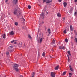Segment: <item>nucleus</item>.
Here are the masks:
<instances>
[{
    "instance_id": "7c9ffc66",
    "label": "nucleus",
    "mask_w": 77,
    "mask_h": 77,
    "mask_svg": "<svg viewBox=\"0 0 77 77\" xmlns=\"http://www.w3.org/2000/svg\"><path fill=\"white\" fill-rule=\"evenodd\" d=\"M50 3V1L49 0H48L46 2V3Z\"/></svg>"
},
{
    "instance_id": "bf43d9fd",
    "label": "nucleus",
    "mask_w": 77,
    "mask_h": 77,
    "mask_svg": "<svg viewBox=\"0 0 77 77\" xmlns=\"http://www.w3.org/2000/svg\"><path fill=\"white\" fill-rule=\"evenodd\" d=\"M22 18H23V17L22 16Z\"/></svg>"
},
{
    "instance_id": "58836bf2",
    "label": "nucleus",
    "mask_w": 77,
    "mask_h": 77,
    "mask_svg": "<svg viewBox=\"0 0 77 77\" xmlns=\"http://www.w3.org/2000/svg\"><path fill=\"white\" fill-rule=\"evenodd\" d=\"M63 21H64V20H65V17H63Z\"/></svg>"
},
{
    "instance_id": "6e6552de",
    "label": "nucleus",
    "mask_w": 77,
    "mask_h": 77,
    "mask_svg": "<svg viewBox=\"0 0 77 77\" xmlns=\"http://www.w3.org/2000/svg\"><path fill=\"white\" fill-rule=\"evenodd\" d=\"M18 2V0H14L13 2V3L14 5H15Z\"/></svg>"
},
{
    "instance_id": "4c0bfd02",
    "label": "nucleus",
    "mask_w": 77,
    "mask_h": 77,
    "mask_svg": "<svg viewBox=\"0 0 77 77\" xmlns=\"http://www.w3.org/2000/svg\"><path fill=\"white\" fill-rule=\"evenodd\" d=\"M8 2V0H6L5 1V3H7V2Z\"/></svg>"
},
{
    "instance_id": "bb28decb",
    "label": "nucleus",
    "mask_w": 77,
    "mask_h": 77,
    "mask_svg": "<svg viewBox=\"0 0 77 77\" xmlns=\"http://www.w3.org/2000/svg\"><path fill=\"white\" fill-rule=\"evenodd\" d=\"M77 15V11H76V12H75V13H74V15L75 16V15Z\"/></svg>"
},
{
    "instance_id": "9b49d317",
    "label": "nucleus",
    "mask_w": 77,
    "mask_h": 77,
    "mask_svg": "<svg viewBox=\"0 0 77 77\" xmlns=\"http://www.w3.org/2000/svg\"><path fill=\"white\" fill-rule=\"evenodd\" d=\"M64 7H66V5H67V3L64 2L63 3Z\"/></svg>"
},
{
    "instance_id": "37998d69",
    "label": "nucleus",
    "mask_w": 77,
    "mask_h": 77,
    "mask_svg": "<svg viewBox=\"0 0 77 77\" xmlns=\"http://www.w3.org/2000/svg\"><path fill=\"white\" fill-rule=\"evenodd\" d=\"M14 44H17V42H14Z\"/></svg>"
},
{
    "instance_id": "a19ab883",
    "label": "nucleus",
    "mask_w": 77,
    "mask_h": 77,
    "mask_svg": "<svg viewBox=\"0 0 77 77\" xmlns=\"http://www.w3.org/2000/svg\"><path fill=\"white\" fill-rule=\"evenodd\" d=\"M77 0H74V2H77Z\"/></svg>"
},
{
    "instance_id": "a211bd4d",
    "label": "nucleus",
    "mask_w": 77,
    "mask_h": 77,
    "mask_svg": "<svg viewBox=\"0 0 77 77\" xmlns=\"http://www.w3.org/2000/svg\"><path fill=\"white\" fill-rule=\"evenodd\" d=\"M48 31L49 32V34H50V33H51V32H50V29H48Z\"/></svg>"
},
{
    "instance_id": "c756f323",
    "label": "nucleus",
    "mask_w": 77,
    "mask_h": 77,
    "mask_svg": "<svg viewBox=\"0 0 77 77\" xmlns=\"http://www.w3.org/2000/svg\"><path fill=\"white\" fill-rule=\"evenodd\" d=\"M42 56H45V53L43 52L42 54Z\"/></svg>"
},
{
    "instance_id": "a878e982",
    "label": "nucleus",
    "mask_w": 77,
    "mask_h": 77,
    "mask_svg": "<svg viewBox=\"0 0 77 77\" xmlns=\"http://www.w3.org/2000/svg\"><path fill=\"white\" fill-rule=\"evenodd\" d=\"M65 74H66V72L65 71L63 72V75H65Z\"/></svg>"
},
{
    "instance_id": "412c9836",
    "label": "nucleus",
    "mask_w": 77,
    "mask_h": 77,
    "mask_svg": "<svg viewBox=\"0 0 77 77\" xmlns=\"http://www.w3.org/2000/svg\"><path fill=\"white\" fill-rule=\"evenodd\" d=\"M70 71H71L72 72H73V71H74V70L73 69H72V68H70Z\"/></svg>"
},
{
    "instance_id": "13d9d810",
    "label": "nucleus",
    "mask_w": 77,
    "mask_h": 77,
    "mask_svg": "<svg viewBox=\"0 0 77 77\" xmlns=\"http://www.w3.org/2000/svg\"><path fill=\"white\" fill-rule=\"evenodd\" d=\"M0 59H1V58H0Z\"/></svg>"
},
{
    "instance_id": "0eeeda50",
    "label": "nucleus",
    "mask_w": 77,
    "mask_h": 77,
    "mask_svg": "<svg viewBox=\"0 0 77 77\" xmlns=\"http://www.w3.org/2000/svg\"><path fill=\"white\" fill-rule=\"evenodd\" d=\"M45 16L44 15V14L42 13V15L40 16V17L41 18V17H42V19H44V18Z\"/></svg>"
},
{
    "instance_id": "f03ea898",
    "label": "nucleus",
    "mask_w": 77,
    "mask_h": 77,
    "mask_svg": "<svg viewBox=\"0 0 77 77\" xmlns=\"http://www.w3.org/2000/svg\"><path fill=\"white\" fill-rule=\"evenodd\" d=\"M19 10L16 9L14 10V15H17V16H19L18 15V13L19 12Z\"/></svg>"
},
{
    "instance_id": "a18cd8bd",
    "label": "nucleus",
    "mask_w": 77,
    "mask_h": 77,
    "mask_svg": "<svg viewBox=\"0 0 77 77\" xmlns=\"http://www.w3.org/2000/svg\"><path fill=\"white\" fill-rule=\"evenodd\" d=\"M72 38H73V37L72 36V37H71V39H72Z\"/></svg>"
},
{
    "instance_id": "e433bc0d",
    "label": "nucleus",
    "mask_w": 77,
    "mask_h": 77,
    "mask_svg": "<svg viewBox=\"0 0 77 77\" xmlns=\"http://www.w3.org/2000/svg\"><path fill=\"white\" fill-rule=\"evenodd\" d=\"M69 75H72V73H69Z\"/></svg>"
},
{
    "instance_id": "393cba45",
    "label": "nucleus",
    "mask_w": 77,
    "mask_h": 77,
    "mask_svg": "<svg viewBox=\"0 0 77 77\" xmlns=\"http://www.w3.org/2000/svg\"><path fill=\"white\" fill-rule=\"evenodd\" d=\"M28 9H31V6L30 5H28Z\"/></svg>"
},
{
    "instance_id": "aec40b11",
    "label": "nucleus",
    "mask_w": 77,
    "mask_h": 77,
    "mask_svg": "<svg viewBox=\"0 0 77 77\" xmlns=\"http://www.w3.org/2000/svg\"><path fill=\"white\" fill-rule=\"evenodd\" d=\"M67 57H68V62H69V55H67Z\"/></svg>"
},
{
    "instance_id": "7ed1b4c3",
    "label": "nucleus",
    "mask_w": 77,
    "mask_h": 77,
    "mask_svg": "<svg viewBox=\"0 0 77 77\" xmlns=\"http://www.w3.org/2000/svg\"><path fill=\"white\" fill-rule=\"evenodd\" d=\"M42 38H41L40 37H39L38 39L37 40V41L38 43L39 44H41L42 42Z\"/></svg>"
},
{
    "instance_id": "6ab92c4d",
    "label": "nucleus",
    "mask_w": 77,
    "mask_h": 77,
    "mask_svg": "<svg viewBox=\"0 0 77 77\" xmlns=\"http://www.w3.org/2000/svg\"><path fill=\"white\" fill-rule=\"evenodd\" d=\"M19 14H18V15L19 16H19V15H21V12H20V10H19Z\"/></svg>"
},
{
    "instance_id": "4be33fe9",
    "label": "nucleus",
    "mask_w": 77,
    "mask_h": 77,
    "mask_svg": "<svg viewBox=\"0 0 77 77\" xmlns=\"http://www.w3.org/2000/svg\"><path fill=\"white\" fill-rule=\"evenodd\" d=\"M28 38H29V39H32V37H31V36H30V35H28Z\"/></svg>"
},
{
    "instance_id": "20e7f679",
    "label": "nucleus",
    "mask_w": 77,
    "mask_h": 77,
    "mask_svg": "<svg viewBox=\"0 0 77 77\" xmlns=\"http://www.w3.org/2000/svg\"><path fill=\"white\" fill-rule=\"evenodd\" d=\"M13 47H14L13 46H9L8 48L9 50H9V51H13L14 50L13 49Z\"/></svg>"
},
{
    "instance_id": "423d86ee",
    "label": "nucleus",
    "mask_w": 77,
    "mask_h": 77,
    "mask_svg": "<svg viewBox=\"0 0 77 77\" xmlns=\"http://www.w3.org/2000/svg\"><path fill=\"white\" fill-rule=\"evenodd\" d=\"M55 73L53 72H51V76L52 77H55Z\"/></svg>"
},
{
    "instance_id": "603ef678",
    "label": "nucleus",
    "mask_w": 77,
    "mask_h": 77,
    "mask_svg": "<svg viewBox=\"0 0 77 77\" xmlns=\"http://www.w3.org/2000/svg\"><path fill=\"white\" fill-rule=\"evenodd\" d=\"M50 2H52V1L51 0L50 1Z\"/></svg>"
},
{
    "instance_id": "2eb2a0df",
    "label": "nucleus",
    "mask_w": 77,
    "mask_h": 77,
    "mask_svg": "<svg viewBox=\"0 0 77 77\" xmlns=\"http://www.w3.org/2000/svg\"><path fill=\"white\" fill-rule=\"evenodd\" d=\"M19 47H22V43L21 42H20L19 43Z\"/></svg>"
},
{
    "instance_id": "39448f33",
    "label": "nucleus",
    "mask_w": 77,
    "mask_h": 77,
    "mask_svg": "<svg viewBox=\"0 0 77 77\" xmlns=\"http://www.w3.org/2000/svg\"><path fill=\"white\" fill-rule=\"evenodd\" d=\"M59 49H60L61 50H65V46H63V47H62L61 46H60L59 47Z\"/></svg>"
},
{
    "instance_id": "1a4fd4ad",
    "label": "nucleus",
    "mask_w": 77,
    "mask_h": 77,
    "mask_svg": "<svg viewBox=\"0 0 77 77\" xmlns=\"http://www.w3.org/2000/svg\"><path fill=\"white\" fill-rule=\"evenodd\" d=\"M70 29L71 31L73 32L74 31V28L72 27V25H70Z\"/></svg>"
},
{
    "instance_id": "c9c22d12",
    "label": "nucleus",
    "mask_w": 77,
    "mask_h": 77,
    "mask_svg": "<svg viewBox=\"0 0 77 77\" xmlns=\"http://www.w3.org/2000/svg\"><path fill=\"white\" fill-rule=\"evenodd\" d=\"M58 1L60 3V2H62V0H58Z\"/></svg>"
},
{
    "instance_id": "8fccbe9b",
    "label": "nucleus",
    "mask_w": 77,
    "mask_h": 77,
    "mask_svg": "<svg viewBox=\"0 0 77 77\" xmlns=\"http://www.w3.org/2000/svg\"><path fill=\"white\" fill-rule=\"evenodd\" d=\"M50 57H51V58H52V57H51V56H50Z\"/></svg>"
},
{
    "instance_id": "3c124183",
    "label": "nucleus",
    "mask_w": 77,
    "mask_h": 77,
    "mask_svg": "<svg viewBox=\"0 0 77 77\" xmlns=\"http://www.w3.org/2000/svg\"><path fill=\"white\" fill-rule=\"evenodd\" d=\"M71 34L72 35L73 33H72V32H71Z\"/></svg>"
},
{
    "instance_id": "de8ad7c7",
    "label": "nucleus",
    "mask_w": 77,
    "mask_h": 77,
    "mask_svg": "<svg viewBox=\"0 0 77 77\" xmlns=\"http://www.w3.org/2000/svg\"><path fill=\"white\" fill-rule=\"evenodd\" d=\"M69 54V56H71V54Z\"/></svg>"
},
{
    "instance_id": "473e14b6",
    "label": "nucleus",
    "mask_w": 77,
    "mask_h": 77,
    "mask_svg": "<svg viewBox=\"0 0 77 77\" xmlns=\"http://www.w3.org/2000/svg\"><path fill=\"white\" fill-rule=\"evenodd\" d=\"M77 32V31H76V30H74V33H75Z\"/></svg>"
},
{
    "instance_id": "2f4dec72",
    "label": "nucleus",
    "mask_w": 77,
    "mask_h": 77,
    "mask_svg": "<svg viewBox=\"0 0 77 77\" xmlns=\"http://www.w3.org/2000/svg\"><path fill=\"white\" fill-rule=\"evenodd\" d=\"M43 2L44 3L45 2H47V0H43Z\"/></svg>"
},
{
    "instance_id": "ea45409f",
    "label": "nucleus",
    "mask_w": 77,
    "mask_h": 77,
    "mask_svg": "<svg viewBox=\"0 0 77 77\" xmlns=\"http://www.w3.org/2000/svg\"><path fill=\"white\" fill-rule=\"evenodd\" d=\"M69 68H70V69L72 68L71 66V65H69Z\"/></svg>"
},
{
    "instance_id": "864d4df0",
    "label": "nucleus",
    "mask_w": 77,
    "mask_h": 77,
    "mask_svg": "<svg viewBox=\"0 0 77 77\" xmlns=\"http://www.w3.org/2000/svg\"><path fill=\"white\" fill-rule=\"evenodd\" d=\"M69 77H71V76L70 75H69Z\"/></svg>"
},
{
    "instance_id": "c85d7f7f",
    "label": "nucleus",
    "mask_w": 77,
    "mask_h": 77,
    "mask_svg": "<svg viewBox=\"0 0 77 77\" xmlns=\"http://www.w3.org/2000/svg\"><path fill=\"white\" fill-rule=\"evenodd\" d=\"M6 54H7V55H8V54H9V52H6Z\"/></svg>"
},
{
    "instance_id": "f704fd0d",
    "label": "nucleus",
    "mask_w": 77,
    "mask_h": 77,
    "mask_svg": "<svg viewBox=\"0 0 77 77\" xmlns=\"http://www.w3.org/2000/svg\"><path fill=\"white\" fill-rule=\"evenodd\" d=\"M67 53H68V54H70V51H68Z\"/></svg>"
},
{
    "instance_id": "052dcab7",
    "label": "nucleus",
    "mask_w": 77,
    "mask_h": 77,
    "mask_svg": "<svg viewBox=\"0 0 77 77\" xmlns=\"http://www.w3.org/2000/svg\"><path fill=\"white\" fill-rule=\"evenodd\" d=\"M52 51H53V50H52Z\"/></svg>"
},
{
    "instance_id": "4d7b16f0",
    "label": "nucleus",
    "mask_w": 77,
    "mask_h": 77,
    "mask_svg": "<svg viewBox=\"0 0 77 77\" xmlns=\"http://www.w3.org/2000/svg\"><path fill=\"white\" fill-rule=\"evenodd\" d=\"M45 11H46V10H45Z\"/></svg>"
},
{
    "instance_id": "72a5a7b5",
    "label": "nucleus",
    "mask_w": 77,
    "mask_h": 77,
    "mask_svg": "<svg viewBox=\"0 0 77 77\" xmlns=\"http://www.w3.org/2000/svg\"><path fill=\"white\" fill-rule=\"evenodd\" d=\"M15 40H13L12 41H11V43H13V42H14L15 41Z\"/></svg>"
},
{
    "instance_id": "5fc2aeb1",
    "label": "nucleus",
    "mask_w": 77,
    "mask_h": 77,
    "mask_svg": "<svg viewBox=\"0 0 77 77\" xmlns=\"http://www.w3.org/2000/svg\"><path fill=\"white\" fill-rule=\"evenodd\" d=\"M5 77H6V75H5Z\"/></svg>"
},
{
    "instance_id": "49530a36",
    "label": "nucleus",
    "mask_w": 77,
    "mask_h": 77,
    "mask_svg": "<svg viewBox=\"0 0 77 77\" xmlns=\"http://www.w3.org/2000/svg\"><path fill=\"white\" fill-rule=\"evenodd\" d=\"M23 21H25V20H24V19L23 18Z\"/></svg>"
},
{
    "instance_id": "09e8293b",
    "label": "nucleus",
    "mask_w": 77,
    "mask_h": 77,
    "mask_svg": "<svg viewBox=\"0 0 77 77\" xmlns=\"http://www.w3.org/2000/svg\"><path fill=\"white\" fill-rule=\"evenodd\" d=\"M42 24H44V22H42Z\"/></svg>"
},
{
    "instance_id": "5701e85b",
    "label": "nucleus",
    "mask_w": 77,
    "mask_h": 77,
    "mask_svg": "<svg viewBox=\"0 0 77 77\" xmlns=\"http://www.w3.org/2000/svg\"><path fill=\"white\" fill-rule=\"evenodd\" d=\"M66 29H65L63 31V32L64 33H65V34H66Z\"/></svg>"
},
{
    "instance_id": "c03bdc74",
    "label": "nucleus",
    "mask_w": 77,
    "mask_h": 77,
    "mask_svg": "<svg viewBox=\"0 0 77 77\" xmlns=\"http://www.w3.org/2000/svg\"><path fill=\"white\" fill-rule=\"evenodd\" d=\"M46 13H47V14H48V11H46Z\"/></svg>"
},
{
    "instance_id": "f3484780",
    "label": "nucleus",
    "mask_w": 77,
    "mask_h": 77,
    "mask_svg": "<svg viewBox=\"0 0 77 77\" xmlns=\"http://www.w3.org/2000/svg\"><path fill=\"white\" fill-rule=\"evenodd\" d=\"M59 68V66H57L55 68V70H57Z\"/></svg>"
},
{
    "instance_id": "dca6fc26",
    "label": "nucleus",
    "mask_w": 77,
    "mask_h": 77,
    "mask_svg": "<svg viewBox=\"0 0 77 77\" xmlns=\"http://www.w3.org/2000/svg\"><path fill=\"white\" fill-rule=\"evenodd\" d=\"M35 72H33L32 74L31 77H35Z\"/></svg>"
},
{
    "instance_id": "4468645a",
    "label": "nucleus",
    "mask_w": 77,
    "mask_h": 77,
    "mask_svg": "<svg viewBox=\"0 0 77 77\" xmlns=\"http://www.w3.org/2000/svg\"><path fill=\"white\" fill-rule=\"evenodd\" d=\"M55 41H54V39H53L52 40V43H51V44L53 45V44H55Z\"/></svg>"
},
{
    "instance_id": "f8f14e48",
    "label": "nucleus",
    "mask_w": 77,
    "mask_h": 77,
    "mask_svg": "<svg viewBox=\"0 0 77 77\" xmlns=\"http://www.w3.org/2000/svg\"><path fill=\"white\" fill-rule=\"evenodd\" d=\"M57 16L58 17H61V15L59 13H58L57 14Z\"/></svg>"
},
{
    "instance_id": "f257e3e1",
    "label": "nucleus",
    "mask_w": 77,
    "mask_h": 77,
    "mask_svg": "<svg viewBox=\"0 0 77 77\" xmlns=\"http://www.w3.org/2000/svg\"><path fill=\"white\" fill-rule=\"evenodd\" d=\"M18 64H15L13 66L14 69H15L17 72L19 71V69H18Z\"/></svg>"
},
{
    "instance_id": "9d476101",
    "label": "nucleus",
    "mask_w": 77,
    "mask_h": 77,
    "mask_svg": "<svg viewBox=\"0 0 77 77\" xmlns=\"http://www.w3.org/2000/svg\"><path fill=\"white\" fill-rule=\"evenodd\" d=\"M10 35H13L14 34V31H12L11 32L9 33Z\"/></svg>"
},
{
    "instance_id": "6e6d98bb",
    "label": "nucleus",
    "mask_w": 77,
    "mask_h": 77,
    "mask_svg": "<svg viewBox=\"0 0 77 77\" xmlns=\"http://www.w3.org/2000/svg\"><path fill=\"white\" fill-rule=\"evenodd\" d=\"M23 28L24 29V27H23Z\"/></svg>"
},
{
    "instance_id": "ddd939ff",
    "label": "nucleus",
    "mask_w": 77,
    "mask_h": 77,
    "mask_svg": "<svg viewBox=\"0 0 77 77\" xmlns=\"http://www.w3.org/2000/svg\"><path fill=\"white\" fill-rule=\"evenodd\" d=\"M6 34H4L3 35V38L4 39H5V38H6Z\"/></svg>"
},
{
    "instance_id": "b1692460",
    "label": "nucleus",
    "mask_w": 77,
    "mask_h": 77,
    "mask_svg": "<svg viewBox=\"0 0 77 77\" xmlns=\"http://www.w3.org/2000/svg\"><path fill=\"white\" fill-rule=\"evenodd\" d=\"M15 24L16 26H17L18 24V23L17 22H16L15 23Z\"/></svg>"
},
{
    "instance_id": "cd10ccee",
    "label": "nucleus",
    "mask_w": 77,
    "mask_h": 77,
    "mask_svg": "<svg viewBox=\"0 0 77 77\" xmlns=\"http://www.w3.org/2000/svg\"><path fill=\"white\" fill-rule=\"evenodd\" d=\"M65 41L66 42H68V39L66 38L65 40Z\"/></svg>"
},
{
    "instance_id": "79ce46f5",
    "label": "nucleus",
    "mask_w": 77,
    "mask_h": 77,
    "mask_svg": "<svg viewBox=\"0 0 77 77\" xmlns=\"http://www.w3.org/2000/svg\"><path fill=\"white\" fill-rule=\"evenodd\" d=\"M75 35H76L77 36V32L75 33Z\"/></svg>"
}]
</instances>
